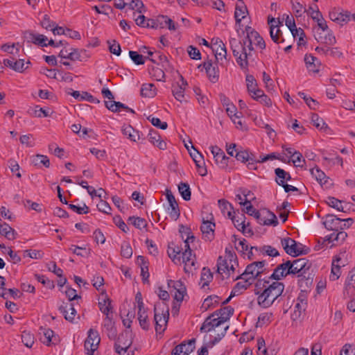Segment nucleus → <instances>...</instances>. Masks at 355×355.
Segmentation results:
<instances>
[{
  "mask_svg": "<svg viewBox=\"0 0 355 355\" xmlns=\"http://www.w3.org/2000/svg\"><path fill=\"white\" fill-rule=\"evenodd\" d=\"M210 148L216 164H219L222 168L227 166L229 158L225 155L223 150L216 146H211Z\"/></svg>",
  "mask_w": 355,
  "mask_h": 355,
  "instance_id": "21",
  "label": "nucleus"
},
{
  "mask_svg": "<svg viewBox=\"0 0 355 355\" xmlns=\"http://www.w3.org/2000/svg\"><path fill=\"white\" fill-rule=\"evenodd\" d=\"M327 203L329 206L343 212H346L345 209H349L350 207V204L349 202H345V205H343V201L331 196L327 198Z\"/></svg>",
  "mask_w": 355,
  "mask_h": 355,
  "instance_id": "31",
  "label": "nucleus"
},
{
  "mask_svg": "<svg viewBox=\"0 0 355 355\" xmlns=\"http://www.w3.org/2000/svg\"><path fill=\"white\" fill-rule=\"evenodd\" d=\"M235 157L238 161L246 162L250 160H255V156L248 150H239L235 154Z\"/></svg>",
  "mask_w": 355,
  "mask_h": 355,
  "instance_id": "42",
  "label": "nucleus"
},
{
  "mask_svg": "<svg viewBox=\"0 0 355 355\" xmlns=\"http://www.w3.org/2000/svg\"><path fill=\"white\" fill-rule=\"evenodd\" d=\"M168 257L172 259V261L174 263H176V261H180V257H178V255L181 252V250L179 247L177 248H173L169 246L167 250Z\"/></svg>",
  "mask_w": 355,
  "mask_h": 355,
  "instance_id": "56",
  "label": "nucleus"
},
{
  "mask_svg": "<svg viewBox=\"0 0 355 355\" xmlns=\"http://www.w3.org/2000/svg\"><path fill=\"white\" fill-rule=\"evenodd\" d=\"M138 320H139L140 327L144 330L147 331L149 329L150 322H149V320H148V315L146 313L145 311H144L142 313L138 314Z\"/></svg>",
  "mask_w": 355,
  "mask_h": 355,
  "instance_id": "57",
  "label": "nucleus"
},
{
  "mask_svg": "<svg viewBox=\"0 0 355 355\" xmlns=\"http://www.w3.org/2000/svg\"><path fill=\"white\" fill-rule=\"evenodd\" d=\"M310 172L320 184H322L327 183L328 179L327 177L318 166L311 168Z\"/></svg>",
  "mask_w": 355,
  "mask_h": 355,
  "instance_id": "39",
  "label": "nucleus"
},
{
  "mask_svg": "<svg viewBox=\"0 0 355 355\" xmlns=\"http://www.w3.org/2000/svg\"><path fill=\"white\" fill-rule=\"evenodd\" d=\"M256 219L260 225L277 226L278 220L275 214L267 209H264L259 214Z\"/></svg>",
  "mask_w": 355,
  "mask_h": 355,
  "instance_id": "13",
  "label": "nucleus"
},
{
  "mask_svg": "<svg viewBox=\"0 0 355 355\" xmlns=\"http://www.w3.org/2000/svg\"><path fill=\"white\" fill-rule=\"evenodd\" d=\"M168 286L173 287L175 289L174 299L178 302H182L186 292V288L181 281H172L168 283Z\"/></svg>",
  "mask_w": 355,
  "mask_h": 355,
  "instance_id": "25",
  "label": "nucleus"
},
{
  "mask_svg": "<svg viewBox=\"0 0 355 355\" xmlns=\"http://www.w3.org/2000/svg\"><path fill=\"white\" fill-rule=\"evenodd\" d=\"M275 173L277 176L275 179V182L279 186H283L286 184V181L290 180L291 179V175L286 172L284 169L280 168H277L275 170Z\"/></svg>",
  "mask_w": 355,
  "mask_h": 355,
  "instance_id": "33",
  "label": "nucleus"
},
{
  "mask_svg": "<svg viewBox=\"0 0 355 355\" xmlns=\"http://www.w3.org/2000/svg\"><path fill=\"white\" fill-rule=\"evenodd\" d=\"M129 55L131 60L137 65L144 64L145 62L144 57L137 51H130Z\"/></svg>",
  "mask_w": 355,
  "mask_h": 355,
  "instance_id": "63",
  "label": "nucleus"
},
{
  "mask_svg": "<svg viewBox=\"0 0 355 355\" xmlns=\"http://www.w3.org/2000/svg\"><path fill=\"white\" fill-rule=\"evenodd\" d=\"M234 314V309L230 306H225L216 311L211 315L206 318L200 327V331L209 332L214 328L226 322Z\"/></svg>",
  "mask_w": 355,
  "mask_h": 355,
  "instance_id": "2",
  "label": "nucleus"
},
{
  "mask_svg": "<svg viewBox=\"0 0 355 355\" xmlns=\"http://www.w3.org/2000/svg\"><path fill=\"white\" fill-rule=\"evenodd\" d=\"M246 85H247V89L250 94H252V92H254V90L257 88V81L254 79V76L252 75H248L246 76Z\"/></svg>",
  "mask_w": 355,
  "mask_h": 355,
  "instance_id": "62",
  "label": "nucleus"
},
{
  "mask_svg": "<svg viewBox=\"0 0 355 355\" xmlns=\"http://www.w3.org/2000/svg\"><path fill=\"white\" fill-rule=\"evenodd\" d=\"M59 311L64 315L67 320L72 322L76 314L74 304L72 302H62L59 306Z\"/></svg>",
  "mask_w": 355,
  "mask_h": 355,
  "instance_id": "20",
  "label": "nucleus"
},
{
  "mask_svg": "<svg viewBox=\"0 0 355 355\" xmlns=\"http://www.w3.org/2000/svg\"><path fill=\"white\" fill-rule=\"evenodd\" d=\"M329 18L331 20L340 25H343L351 19V15L348 11L338 12L333 10L329 12Z\"/></svg>",
  "mask_w": 355,
  "mask_h": 355,
  "instance_id": "22",
  "label": "nucleus"
},
{
  "mask_svg": "<svg viewBox=\"0 0 355 355\" xmlns=\"http://www.w3.org/2000/svg\"><path fill=\"white\" fill-rule=\"evenodd\" d=\"M311 265L309 260L305 258H301L291 261V268L290 272H293L292 275H297L300 286H302L304 282H305L306 285L312 282V279L309 275L308 277L306 276V273L309 270Z\"/></svg>",
  "mask_w": 355,
  "mask_h": 355,
  "instance_id": "4",
  "label": "nucleus"
},
{
  "mask_svg": "<svg viewBox=\"0 0 355 355\" xmlns=\"http://www.w3.org/2000/svg\"><path fill=\"white\" fill-rule=\"evenodd\" d=\"M234 280L241 279L242 281L239 282L236 284L233 288V291L236 293L239 292L241 290H246L252 283L250 278H238L236 276L234 278Z\"/></svg>",
  "mask_w": 355,
  "mask_h": 355,
  "instance_id": "37",
  "label": "nucleus"
},
{
  "mask_svg": "<svg viewBox=\"0 0 355 355\" xmlns=\"http://www.w3.org/2000/svg\"><path fill=\"white\" fill-rule=\"evenodd\" d=\"M111 300L107 297V295H105V297L98 302V306L101 311L105 315H108L112 313V306L111 305Z\"/></svg>",
  "mask_w": 355,
  "mask_h": 355,
  "instance_id": "36",
  "label": "nucleus"
},
{
  "mask_svg": "<svg viewBox=\"0 0 355 355\" xmlns=\"http://www.w3.org/2000/svg\"><path fill=\"white\" fill-rule=\"evenodd\" d=\"M235 266H238L237 257L235 252L225 249V257L223 259L219 257L217 262V271L223 278H229L235 270Z\"/></svg>",
  "mask_w": 355,
  "mask_h": 355,
  "instance_id": "3",
  "label": "nucleus"
},
{
  "mask_svg": "<svg viewBox=\"0 0 355 355\" xmlns=\"http://www.w3.org/2000/svg\"><path fill=\"white\" fill-rule=\"evenodd\" d=\"M242 42H243V40L240 41V40H236V38L230 39V48H231L233 55L236 58V60H237V58H239V55H241V46L243 45Z\"/></svg>",
  "mask_w": 355,
  "mask_h": 355,
  "instance_id": "41",
  "label": "nucleus"
},
{
  "mask_svg": "<svg viewBox=\"0 0 355 355\" xmlns=\"http://www.w3.org/2000/svg\"><path fill=\"white\" fill-rule=\"evenodd\" d=\"M122 132L123 134L128 136L131 141H136L137 139H139V132L134 130L130 125L123 128Z\"/></svg>",
  "mask_w": 355,
  "mask_h": 355,
  "instance_id": "48",
  "label": "nucleus"
},
{
  "mask_svg": "<svg viewBox=\"0 0 355 355\" xmlns=\"http://www.w3.org/2000/svg\"><path fill=\"white\" fill-rule=\"evenodd\" d=\"M203 67L205 68L209 79L212 83H216L218 80V70L216 64H213L211 60H208L203 63Z\"/></svg>",
  "mask_w": 355,
  "mask_h": 355,
  "instance_id": "24",
  "label": "nucleus"
},
{
  "mask_svg": "<svg viewBox=\"0 0 355 355\" xmlns=\"http://www.w3.org/2000/svg\"><path fill=\"white\" fill-rule=\"evenodd\" d=\"M242 44L241 55L237 58V64L242 69H245L248 66V59L252 57V52L254 50V48H250L245 39L243 40Z\"/></svg>",
  "mask_w": 355,
  "mask_h": 355,
  "instance_id": "12",
  "label": "nucleus"
},
{
  "mask_svg": "<svg viewBox=\"0 0 355 355\" xmlns=\"http://www.w3.org/2000/svg\"><path fill=\"white\" fill-rule=\"evenodd\" d=\"M71 51L67 54V59L71 61H82L81 53H85V50H79L78 49H71Z\"/></svg>",
  "mask_w": 355,
  "mask_h": 355,
  "instance_id": "60",
  "label": "nucleus"
},
{
  "mask_svg": "<svg viewBox=\"0 0 355 355\" xmlns=\"http://www.w3.org/2000/svg\"><path fill=\"white\" fill-rule=\"evenodd\" d=\"M166 198L169 203V205L171 208V211H170V216L171 218L177 220L180 216V209L178 207V204L175 200V196L173 195L171 191H167L166 192Z\"/></svg>",
  "mask_w": 355,
  "mask_h": 355,
  "instance_id": "27",
  "label": "nucleus"
},
{
  "mask_svg": "<svg viewBox=\"0 0 355 355\" xmlns=\"http://www.w3.org/2000/svg\"><path fill=\"white\" fill-rule=\"evenodd\" d=\"M156 94L155 85L152 83L144 84L141 88V95L144 97L152 98Z\"/></svg>",
  "mask_w": 355,
  "mask_h": 355,
  "instance_id": "40",
  "label": "nucleus"
},
{
  "mask_svg": "<svg viewBox=\"0 0 355 355\" xmlns=\"http://www.w3.org/2000/svg\"><path fill=\"white\" fill-rule=\"evenodd\" d=\"M219 207L221 209V211L223 213V214H225V211H227V215L228 217H232V215L233 214H235V212H232V210L233 209V207L232 205L224 199L218 200V201Z\"/></svg>",
  "mask_w": 355,
  "mask_h": 355,
  "instance_id": "46",
  "label": "nucleus"
},
{
  "mask_svg": "<svg viewBox=\"0 0 355 355\" xmlns=\"http://www.w3.org/2000/svg\"><path fill=\"white\" fill-rule=\"evenodd\" d=\"M24 34L25 37L29 42H31L42 47L48 46V43L46 42L48 40V38L45 35L42 34H35L31 31H26Z\"/></svg>",
  "mask_w": 355,
  "mask_h": 355,
  "instance_id": "26",
  "label": "nucleus"
},
{
  "mask_svg": "<svg viewBox=\"0 0 355 355\" xmlns=\"http://www.w3.org/2000/svg\"><path fill=\"white\" fill-rule=\"evenodd\" d=\"M307 306L306 300L302 299L300 296L297 298V302L294 307V312L293 317L294 320L300 317L302 312H304Z\"/></svg>",
  "mask_w": 355,
  "mask_h": 355,
  "instance_id": "34",
  "label": "nucleus"
},
{
  "mask_svg": "<svg viewBox=\"0 0 355 355\" xmlns=\"http://www.w3.org/2000/svg\"><path fill=\"white\" fill-rule=\"evenodd\" d=\"M340 261V258H336L332 261L331 272L330 275V279L332 281L337 280L340 276V266L338 264Z\"/></svg>",
  "mask_w": 355,
  "mask_h": 355,
  "instance_id": "38",
  "label": "nucleus"
},
{
  "mask_svg": "<svg viewBox=\"0 0 355 355\" xmlns=\"http://www.w3.org/2000/svg\"><path fill=\"white\" fill-rule=\"evenodd\" d=\"M100 343V338L98 333L96 331H94L92 329L88 331V336L85 341V352H94Z\"/></svg>",
  "mask_w": 355,
  "mask_h": 355,
  "instance_id": "15",
  "label": "nucleus"
},
{
  "mask_svg": "<svg viewBox=\"0 0 355 355\" xmlns=\"http://www.w3.org/2000/svg\"><path fill=\"white\" fill-rule=\"evenodd\" d=\"M121 254L126 259H129L132 257V249L128 242H123L121 244Z\"/></svg>",
  "mask_w": 355,
  "mask_h": 355,
  "instance_id": "61",
  "label": "nucleus"
},
{
  "mask_svg": "<svg viewBox=\"0 0 355 355\" xmlns=\"http://www.w3.org/2000/svg\"><path fill=\"white\" fill-rule=\"evenodd\" d=\"M304 62L306 68L309 71H312L313 73H317L319 71L320 62L315 57L306 54L304 57Z\"/></svg>",
  "mask_w": 355,
  "mask_h": 355,
  "instance_id": "29",
  "label": "nucleus"
},
{
  "mask_svg": "<svg viewBox=\"0 0 355 355\" xmlns=\"http://www.w3.org/2000/svg\"><path fill=\"white\" fill-rule=\"evenodd\" d=\"M343 294L345 297H352L355 295V284L350 281L345 280Z\"/></svg>",
  "mask_w": 355,
  "mask_h": 355,
  "instance_id": "55",
  "label": "nucleus"
},
{
  "mask_svg": "<svg viewBox=\"0 0 355 355\" xmlns=\"http://www.w3.org/2000/svg\"><path fill=\"white\" fill-rule=\"evenodd\" d=\"M291 261H287L283 263L278 265L274 270L270 279L275 280H280L283 277H286L288 275H292L291 271Z\"/></svg>",
  "mask_w": 355,
  "mask_h": 355,
  "instance_id": "14",
  "label": "nucleus"
},
{
  "mask_svg": "<svg viewBox=\"0 0 355 355\" xmlns=\"http://www.w3.org/2000/svg\"><path fill=\"white\" fill-rule=\"evenodd\" d=\"M299 96L303 98L306 105L312 110H315L318 103L311 97H308L304 92H299Z\"/></svg>",
  "mask_w": 355,
  "mask_h": 355,
  "instance_id": "64",
  "label": "nucleus"
},
{
  "mask_svg": "<svg viewBox=\"0 0 355 355\" xmlns=\"http://www.w3.org/2000/svg\"><path fill=\"white\" fill-rule=\"evenodd\" d=\"M130 221L135 227L141 230L147 226V222L144 218L139 217L130 216L128 218Z\"/></svg>",
  "mask_w": 355,
  "mask_h": 355,
  "instance_id": "53",
  "label": "nucleus"
},
{
  "mask_svg": "<svg viewBox=\"0 0 355 355\" xmlns=\"http://www.w3.org/2000/svg\"><path fill=\"white\" fill-rule=\"evenodd\" d=\"M199 159L196 160V165L198 169V173L201 176H205L207 173V168L205 167L203 156H198Z\"/></svg>",
  "mask_w": 355,
  "mask_h": 355,
  "instance_id": "58",
  "label": "nucleus"
},
{
  "mask_svg": "<svg viewBox=\"0 0 355 355\" xmlns=\"http://www.w3.org/2000/svg\"><path fill=\"white\" fill-rule=\"evenodd\" d=\"M302 157L301 153L295 151L292 155L291 161L295 166L303 168L304 165L302 163H305V160Z\"/></svg>",
  "mask_w": 355,
  "mask_h": 355,
  "instance_id": "59",
  "label": "nucleus"
},
{
  "mask_svg": "<svg viewBox=\"0 0 355 355\" xmlns=\"http://www.w3.org/2000/svg\"><path fill=\"white\" fill-rule=\"evenodd\" d=\"M3 64L5 66L12 69V70L21 73L28 67L30 62H26L27 66L25 67L24 60L19 59L17 60L14 57H11L10 59H4Z\"/></svg>",
  "mask_w": 355,
  "mask_h": 355,
  "instance_id": "19",
  "label": "nucleus"
},
{
  "mask_svg": "<svg viewBox=\"0 0 355 355\" xmlns=\"http://www.w3.org/2000/svg\"><path fill=\"white\" fill-rule=\"evenodd\" d=\"M218 297L217 295H210V296H208L204 300L201 308L204 309L205 311H207L211 306L218 304Z\"/></svg>",
  "mask_w": 355,
  "mask_h": 355,
  "instance_id": "54",
  "label": "nucleus"
},
{
  "mask_svg": "<svg viewBox=\"0 0 355 355\" xmlns=\"http://www.w3.org/2000/svg\"><path fill=\"white\" fill-rule=\"evenodd\" d=\"M196 340L191 339L187 343L183 342L177 345L172 351L171 355H188L195 349Z\"/></svg>",
  "mask_w": 355,
  "mask_h": 355,
  "instance_id": "16",
  "label": "nucleus"
},
{
  "mask_svg": "<svg viewBox=\"0 0 355 355\" xmlns=\"http://www.w3.org/2000/svg\"><path fill=\"white\" fill-rule=\"evenodd\" d=\"M178 190L184 200H189L191 199V190L187 183L180 182L178 185Z\"/></svg>",
  "mask_w": 355,
  "mask_h": 355,
  "instance_id": "47",
  "label": "nucleus"
},
{
  "mask_svg": "<svg viewBox=\"0 0 355 355\" xmlns=\"http://www.w3.org/2000/svg\"><path fill=\"white\" fill-rule=\"evenodd\" d=\"M213 279V274L207 268H203L201 272L200 281L202 282V287L207 286Z\"/></svg>",
  "mask_w": 355,
  "mask_h": 355,
  "instance_id": "49",
  "label": "nucleus"
},
{
  "mask_svg": "<svg viewBox=\"0 0 355 355\" xmlns=\"http://www.w3.org/2000/svg\"><path fill=\"white\" fill-rule=\"evenodd\" d=\"M195 240V237L191 236H187V239L184 241V251L182 252V261L184 263V270L186 272H192L193 269H196V261L193 257L191 249L189 245V243H193Z\"/></svg>",
  "mask_w": 355,
  "mask_h": 355,
  "instance_id": "6",
  "label": "nucleus"
},
{
  "mask_svg": "<svg viewBox=\"0 0 355 355\" xmlns=\"http://www.w3.org/2000/svg\"><path fill=\"white\" fill-rule=\"evenodd\" d=\"M21 341L27 347H31L35 342V338L33 334H32L29 331H23L21 334Z\"/></svg>",
  "mask_w": 355,
  "mask_h": 355,
  "instance_id": "52",
  "label": "nucleus"
},
{
  "mask_svg": "<svg viewBox=\"0 0 355 355\" xmlns=\"http://www.w3.org/2000/svg\"><path fill=\"white\" fill-rule=\"evenodd\" d=\"M245 31L247 35L244 39L247 43H248V46H250V48L253 47V44L261 49H264L266 48L265 41L257 31H254L250 26H247L245 28Z\"/></svg>",
  "mask_w": 355,
  "mask_h": 355,
  "instance_id": "10",
  "label": "nucleus"
},
{
  "mask_svg": "<svg viewBox=\"0 0 355 355\" xmlns=\"http://www.w3.org/2000/svg\"><path fill=\"white\" fill-rule=\"evenodd\" d=\"M154 321L157 334H162L166 329L169 309L164 304H157L154 307Z\"/></svg>",
  "mask_w": 355,
  "mask_h": 355,
  "instance_id": "5",
  "label": "nucleus"
},
{
  "mask_svg": "<svg viewBox=\"0 0 355 355\" xmlns=\"http://www.w3.org/2000/svg\"><path fill=\"white\" fill-rule=\"evenodd\" d=\"M266 261H254L247 266L245 271L238 276V278H250L253 282L262 272Z\"/></svg>",
  "mask_w": 355,
  "mask_h": 355,
  "instance_id": "7",
  "label": "nucleus"
},
{
  "mask_svg": "<svg viewBox=\"0 0 355 355\" xmlns=\"http://www.w3.org/2000/svg\"><path fill=\"white\" fill-rule=\"evenodd\" d=\"M244 202H241V205L245 206V212L250 215L253 216L255 218L259 217V214L261 212L253 207L250 200L247 199V195L244 194Z\"/></svg>",
  "mask_w": 355,
  "mask_h": 355,
  "instance_id": "45",
  "label": "nucleus"
},
{
  "mask_svg": "<svg viewBox=\"0 0 355 355\" xmlns=\"http://www.w3.org/2000/svg\"><path fill=\"white\" fill-rule=\"evenodd\" d=\"M211 220H213L212 215H210V217H207V219L203 218L200 227L202 237L207 241H211L214 238L215 223Z\"/></svg>",
  "mask_w": 355,
  "mask_h": 355,
  "instance_id": "11",
  "label": "nucleus"
},
{
  "mask_svg": "<svg viewBox=\"0 0 355 355\" xmlns=\"http://www.w3.org/2000/svg\"><path fill=\"white\" fill-rule=\"evenodd\" d=\"M40 334L43 335L40 340L48 346L51 344L55 345L58 341V339L54 336V331L51 329L41 328Z\"/></svg>",
  "mask_w": 355,
  "mask_h": 355,
  "instance_id": "28",
  "label": "nucleus"
},
{
  "mask_svg": "<svg viewBox=\"0 0 355 355\" xmlns=\"http://www.w3.org/2000/svg\"><path fill=\"white\" fill-rule=\"evenodd\" d=\"M281 244L285 250L286 253L292 256L297 257L301 254H306L302 250V244H297V242L291 238L287 237L281 240Z\"/></svg>",
  "mask_w": 355,
  "mask_h": 355,
  "instance_id": "9",
  "label": "nucleus"
},
{
  "mask_svg": "<svg viewBox=\"0 0 355 355\" xmlns=\"http://www.w3.org/2000/svg\"><path fill=\"white\" fill-rule=\"evenodd\" d=\"M182 85L179 83L173 84L172 86V93L174 96L175 98L180 101L183 102L186 101L184 98V91H185V85H187V81H185L183 77L181 76Z\"/></svg>",
  "mask_w": 355,
  "mask_h": 355,
  "instance_id": "23",
  "label": "nucleus"
},
{
  "mask_svg": "<svg viewBox=\"0 0 355 355\" xmlns=\"http://www.w3.org/2000/svg\"><path fill=\"white\" fill-rule=\"evenodd\" d=\"M148 140L161 150H164L166 148V142L161 139L160 135L155 130H150L149 132Z\"/></svg>",
  "mask_w": 355,
  "mask_h": 355,
  "instance_id": "32",
  "label": "nucleus"
},
{
  "mask_svg": "<svg viewBox=\"0 0 355 355\" xmlns=\"http://www.w3.org/2000/svg\"><path fill=\"white\" fill-rule=\"evenodd\" d=\"M213 41L214 42L212 44V49L215 52L216 59L218 61L223 59L227 60V49L225 44L220 38L213 39Z\"/></svg>",
  "mask_w": 355,
  "mask_h": 355,
  "instance_id": "17",
  "label": "nucleus"
},
{
  "mask_svg": "<svg viewBox=\"0 0 355 355\" xmlns=\"http://www.w3.org/2000/svg\"><path fill=\"white\" fill-rule=\"evenodd\" d=\"M274 18L268 20L270 25V35L272 41L277 44L284 43L285 42L284 38L282 37V33Z\"/></svg>",
  "mask_w": 355,
  "mask_h": 355,
  "instance_id": "18",
  "label": "nucleus"
},
{
  "mask_svg": "<svg viewBox=\"0 0 355 355\" xmlns=\"http://www.w3.org/2000/svg\"><path fill=\"white\" fill-rule=\"evenodd\" d=\"M150 74L151 77L157 81L165 80V73L164 71L158 67H153L152 69L150 71Z\"/></svg>",
  "mask_w": 355,
  "mask_h": 355,
  "instance_id": "51",
  "label": "nucleus"
},
{
  "mask_svg": "<svg viewBox=\"0 0 355 355\" xmlns=\"http://www.w3.org/2000/svg\"><path fill=\"white\" fill-rule=\"evenodd\" d=\"M311 121L313 125L318 129L326 130L329 129L328 125L325 123L322 119H321L318 114H312Z\"/></svg>",
  "mask_w": 355,
  "mask_h": 355,
  "instance_id": "50",
  "label": "nucleus"
},
{
  "mask_svg": "<svg viewBox=\"0 0 355 355\" xmlns=\"http://www.w3.org/2000/svg\"><path fill=\"white\" fill-rule=\"evenodd\" d=\"M0 234L8 240L15 239V230L7 223H4L0 226Z\"/></svg>",
  "mask_w": 355,
  "mask_h": 355,
  "instance_id": "43",
  "label": "nucleus"
},
{
  "mask_svg": "<svg viewBox=\"0 0 355 355\" xmlns=\"http://www.w3.org/2000/svg\"><path fill=\"white\" fill-rule=\"evenodd\" d=\"M132 343L131 331H124L119 336L114 344L116 352L120 355L125 354Z\"/></svg>",
  "mask_w": 355,
  "mask_h": 355,
  "instance_id": "8",
  "label": "nucleus"
},
{
  "mask_svg": "<svg viewBox=\"0 0 355 355\" xmlns=\"http://www.w3.org/2000/svg\"><path fill=\"white\" fill-rule=\"evenodd\" d=\"M284 290V284L279 282L259 279L255 284L254 293L258 295V304L266 309L280 297Z\"/></svg>",
  "mask_w": 355,
  "mask_h": 355,
  "instance_id": "1",
  "label": "nucleus"
},
{
  "mask_svg": "<svg viewBox=\"0 0 355 355\" xmlns=\"http://www.w3.org/2000/svg\"><path fill=\"white\" fill-rule=\"evenodd\" d=\"M33 163L35 166H40L41 165L44 166L46 168L50 166V161L46 155L37 154L33 158Z\"/></svg>",
  "mask_w": 355,
  "mask_h": 355,
  "instance_id": "44",
  "label": "nucleus"
},
{
  "mask_svg": "<svg viewBox=\"0 0 355 355\" xmlns=\"http://www.w3.org/2000/svg\"><path fill=\"white\" fill-rule=\"evenodd\" d=\"M229 218H231L234 227L238 230L245 233L246 225L245 224V216L244 214H241L240 216H236L234 214H233L232 217Z\"/></svg>",
  "mask_w": 355,
  "mask_h": 355,
  "instance_id": "35",
  "label": "nucleus"
},
{
  "mask_svg": "<svg viewBox=\"0 0 355 355\" xmlns=\"http://www.w3.org/2000/svg\"><path fill=\"white\" fill-rule=\"evenodd\" d=\"M340 221L341 218H337L333 214H327L323 225L329 230H335L339 227Z\"/></svg>",
  "mask_w": 355,
  "mask_h": 355,
  "instance_id": "30",
  "label": "nucleus"
}]
</instances>
